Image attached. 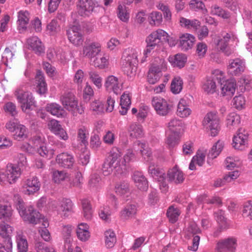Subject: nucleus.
Returning <instances> with one entry per match:
<instances>
[{
	"mask_svg": "<svg viewBox=\"0 0 252 252\" xmlns=\"http://www.w3.org/2000/svg\"><path fill=\"white\" fill-rule=\"evenodd\" d=\"M56 162L64 168H70L74 163L73 156L67 153H62L57 156Z\"/></svg>",
	"mask_w": 252,
	"mask_h": 252,
	"instance_id": "nucleus-26",
	"label": "nucleus"
},
{
	"mask_svg": "<svg viewBox=\"0 0 252 252\" xmlns=\"http://www.w3.org/2000/svg\"><path fill=\"white\" fill-rule=\"evenodd\" d=\"M15 94L18 102L21 104V109L24 112L30 110L35 103L32 94L30 92L26 91L22 88L17 89L15 91Z\"/></svg>",
	"mask_w": 252,
	"mask_h": 252,
	"instance_id": "nucleus-6",
	"label": "nucleus"
},
{
	"mask_svg": "<svg viewBox=\"0 0 252 252\" xmlns=\"http://www.w3.org/2000/svg\"><path fill=\"white\" fill-rule=\"evenodd\" d=\"M248 133L243 129H240L233 139V147L235 149L242 150L248 144Z\"/></svg>",
	"mask_w": 252,
	"mask_h": 252,
	"instance_id": "nucleus-18",
	"label": "nucleus"
},
{
	"mask_svg": "<svg viewBox=\"0 0 252 252\" xmlns=\"http://www.w3.org/2000/svg\"><path fill=\"white\" fill-rule=\"evenodd\" d=\"M134 148L137 149L146 161L150 162V164H153L151 162L153 160V156L151 149L148 147L145 143L137 141L134 145Z\"/></svg>",
	"mask_w": 252,
	"mask_h": 252,
	"instance_id": "nucleus-31",
	"label": "nucleus"
},
{
	"mask_svg": "<svg viewBox=\"0 0 252 252\" xmlns=\"http://www.w3.org/2000/svg\"><path fill=\"white\" fill-rule=\"evenodd\" d=\"M240 164V159L237 157H228L225 160L226 168L228 170L239 167Z\"/></svg>",
	"mask_w": 252,
	"mask_h": 252,
	"instance_id": "nucleus-57",
	"label": "nucleus"
},
{
	"mask_svg": "<svg viewBox=\"0 0 252 252\" xmlns=\"http://www.w3.org/2000/svg\"><path fill=\"white\" fill-rule=\"evenodd\" d=\"M135 159V155L132 150L128 149L123 158H122V170H125L129 163Z\"/></svg>",
	"mask_w": 252,
	"mask_h": 252,
	"instance_id": "nucleus-52",
	"label": "nucleus"
},
{
	"mask_svg": "<svg viewBox=\"0 0 252 252\" xmlns=\"http://www.w3.org/2000/svg\"><path fill=\"white\" fill-rule=\"evenodd\" d=\"M94 65L100 69H104L107 67L109 64V58L107 56H104L100 58L96 57L94 60Z\"/></svg>",
	"mask_w": 252,
	"mask_h": 252,
	"instance_id": "nucleus-62",
	"label": "nucleus"
},
{
	"mask_svg": "<svg viewBox=\"0 0 252 252\" xmlns=\"http://www.w3.org/2000/svg\"><path fill=\"white\" fill-rule=\"evenodd\" d=\"M12 215V210L10 206L7 205L0 206V219L8 220Z\"/></svg>",
	"mask_w": 252,
	"mask_h": 252,
	"instance_id": "nucleus-60",
	"label": "nucleus"
},
{
	"mask_svg": "<svg viewBox=\"0 0 252 252\" xmlns=\"http://www.w3.org/2000/svg\"><path fill=\"white\" fill-rule=\"evenodd\" d=\"M13 231V227L5 222L0 224V236L7 241V247L10 251L11 250L12 246L11 236Z\"/></svg>",
	"mask_w": 252,
	"mask_h": 252,
	"instance_id": "nucleus-21",
	"label": "nucleus"
},
{
	"mask_svg": "<svg viewBox=\"0 0 252 252\" xmlns=\"http://www.w3.org/2000/svg\"><path fill=\"white\" fill-rule=\"evenodd\" d=\"M133 180L137 188L142 191H146L148 188V182L143 174L139 171H135L132 176Z\"/></svg>",
	"mask_w": 252,
	"mask_h": 252,
	"instance_id": "nucleus-34",
	"label": "nucleus"
},
{
	"mask_svg": "<svg viewBox=\"0 0 252 252\" xmlns=\"http://www.w3.org/2000/svg\"><path fill=\"white\" fill-rule=\"evenodd\" d=\"M40 182L36 177L27 179L23 184L22 191L26 195H32L37 192L40 188Z\"/></svg>",
	"mask_w": 252,
	"mask_h": 252,
	"instance_id": "nucleus-10",
	"label": "nucleus"
},
{
	"mask_svg": "<svg viewBox=\"0 0 252 252\" xmlns=\"http://www.w3.org/2000/svg\"><path fill=\"white\" fill-rule=\"evenodd\" d=\"M168 34L164 30L158 29L152 32L146 38V43L158 47L160 46L163 39H166Z\"/></svg>",
	"mask_w": 252,
	"mask_h": 252,
	"instance_id": "nucleus-9",
	"label": "nucleus"
},
{
	"mask_svg": "<svg viewBox=\"0 0 252 252\" xmlns=\"http://www.w3.org/2000/svg\"><path fill=\"white\" fill-rule=\"evenodd\" d=\"M49 128L52 132L58 136L61 139L66 140L68 138V136L59 122L56 120H52L48 124Z\"/></svg>",
	"mask_w": 252,
	"mask_h": 252,
	"instance_id": "nucleus-23",
	"label": "nucleus"
},
{
	"mask_svg": "<svg viewBox=\"0 0 252 252\" xmlns=\"http://www.w3.org/2000/svg\"><path fill=\"white\" fill-rule=\"evenodd\" d=\"M104 87L107 91L118 94L123 89V83L116 76L110 75L105 79Z\"/></svg>",
	"mask_w": 252,
	"mask_h": 252,
	"instance_id": "nucleus-16",
	"label": "nucleus"
},
{
	"mask_svg": "<svg viewBox=\"0 0 252 252\" xmlns=\"http://www.w3.org/2000/svg\"><path fill=\"white\" fill-rule=\"evenodd\" d=\"M117 14L118 18L124 22H127L129 19V11L128 8L124 4L118 5L117 9Z\"/></svg>",
	"mask_w": 252,
	"mask_h": 252,
	"instance_id": "nucleus-44",
	"label": "nucleus"
},
{
	"mask_svg": "<svg viewBox=\"0 0 252 252\" xmlns=\"http://www.w3.org/2000/svg\"><path fill=\"white\" fill-rule=\"evenodd\" d=\"M224 212L220 210L215 213L216 220L219 223L220 228L222 230L228 228L229 226V223L224 217Z\"/></svg>",
	"mask_w": 252,
	"mask_h": 252,
	"instance_id": "nucleus-47",
	"label": "nucleus"
},
{
	"mask_svg": "<svg viewBox=\"0 0 252 252\" xmlns=\"http://www.w3.org/2000/svg\"><path fill=\"white\" fill-rule=\"evenodd\" d=\"M37 152L41 156L49 159L53 157L55 152L53 149L49 148L44 145L40 146L39 148L37 149Z\"/></svg>",
	"mask_w": 252,
	"mask_h": 252,
	"instance_id": "nucleus-58",
	"label": "nucleus"
},
{
	"mask_svg": "<svg viewBox=\"0 0 252 252\" xmlns=\"http://www.w3.org/2000/svg\"><path fill=\"white\" fill-rule=\"evenodd\" d=\"M242 213L244 217L252 220V200H249L244 203Z\"/></svg>",
	"mask_w": 252,
	"mask_h": 252,
	"instance_id": "nucleus-59",
	"label": "nucleus"
},
{
	"mask_svg": "<svg viewBox=\"0 0 252 252\" xmlns=\"http://www.w3.org/2000/svg\"><path fill=\"white\" fill-rule=\"evenodd\" d=\"M211 13L213 15H216L224 19H228L230 16V13L222 9L221 7L217 4H214L211 8Z\"/></svg>",
	"mask_w": 252,
	"mask_h": 252,
	"instance_id": "nucleus-48",
	"label": "nucleus"
},
{
	"mask_svg": "<svg viewBox=\"0 0 252 252\" xmlns=\"http://www.w3.org/2000/svg\"><path fill=\"white\" fill-rule=\"evenodd\" d=\"M52 178L56 184H61L63 181H66L69 178L67 173L63 171L56 170L52 174Z\"/></svg>",
	"mask_w": 252,
	"mask_h": 252,
	"instance_id": "nucleus-55",
	"label": "nucleus"
},
{
	"mask_svg": "<svg viewBox=\"0 0 252 252\" xmlns=\"http://www.w3.org/2000/svg\"><path fill=\"white\" fill-rule=\"evenodd\" d=\"M81 205L84 217L87 220H91L93 216V211L90 201L87 199L81 200Z\"/></svg>",
	"mask_w": 252,
	"mask_h": 252,
	"instance_id": "nucleus-46",
	"label": "nucleus"
},
{
	"mask_svg": "<svg viewBox=\"0 0 252 252\" xmlns=\"http://www.w3.org/2000/svg\"><path fill=\"white\" fill-rule=\"evenodd\" d=\"M101 50V46L99 42H92L83 47L80 54L83 57L92 60L99 54Z\"/></svg>",
	"mask_w": 252,
	"mask_h": 252,
	"instance_id": "nucleus-11",
	"label": "nucleus"
},
{
	"mask_svg": "<svg viewBox=\"0 0 252 252\" xmlns=\"http://www.w3.org/2000/svg\"><path fill=\"white\" fill-rule=\"evenodd\" d=\"M122 153L121 151L118 148H113L110 152L108 157L106 158L109 163L115 168H120L122 169V158H121Z\"/></svg>",
	"mask_w": 252,
	"mask_h": 252,
	"instance_id": "nucleus-25",
	"label": "nucleus"
},
{
	"mask_svg": "<svg viewBox=\"0 0 252 252\" xmlns=\"http://www.w3.org/2000/svg\"><path fill=\"white\" fill-rule=\"evenodd\" d=\"M18 28L20 32L27 29L30 19V14L27 10H21L18 12Z\"/></svg>",
	"mask_w": 252,
	"mask_h": 252,
	"instance_id": "nucleus-29",
	"label": "nucleus"
},
{
	"mask_svg": "<svg viewBox=\"0 0 252 252\" xmlns=\"http://www.w3.org/2000/svg\"><path fill=\"white\" fill-rule=\"evenodd\" d=\"M180 214V210L177 208H174L173 206L169 207L166 212V215L169 221L172 223L177 221Z\"/></svg>",
	"mask_w": 252,
	"mask_h": 252,
	"instance_id": "nucleus-53",
	"label": "nucleus"
},
{
	"mask_svg": "<svg viewBox=\"0 0 252 252\" xmlns=\"http://www.w3.org/2000/svg\"><path fill=\"white\" fill-rule=\"evenodd\" d=\"M152 104L156 113L160 116L167 115L172 107L165 99L161 97H154L152 100Z\"/></svg>",
	"mask_w": 252,
	"mask_h": 252,
	"instance_id": "nucleus-12",
	"label": "nucleus"
},
{
	"mask_svg": "<svg viewBox=\"0 0 252 252\" xmlns=\"http://www.w3.org/2000/svg\"><path fill=\"white\" fill-rule=\"evenodd\" d=\"M202 89L207 94H213L217 89L216 83L212 78H207L203 84Z\"/></svg>",
	"mask_w": 252,
	"mask_h": 252,
	"instance_id": "nucleus-54",
	"label": "nucleus"
},
{
	"mask_svg": "<svg viewBox=\"0 0 252 252\" xmlns=\"http://www.w3.org/2000/svg\"><path fill=\"white\" fill-rule=\"evenodd\" d=\"M233 37L234 35L232 34L226 33L222 38L218 40L217 43L218 48L228 56L232 53V52L227 48L228 42Z\"/></svg>",
	"mask_w": 252,
	"mask_h": 252,
	"instance_id": "nucleus-35",
	"label": "nucleus"
},
{
	"mask_svg": "<svg viewBox=\"0 0 252 252\" xmlns=\"http://www.w3.org/2000/svg\"><path fill=\"white\" fill-rule=\"evenodd\" d=\"M21 170L16 164L9 163L6 169H0V184L5 182L13 184L16 182L21 175Z\"/></svg>",
	"mask_w": 252,
	"mask_h": 252,
	"instance_id": "nucleus-3",
	"label": "nucleus"
},
{
	"mask_svg": "<svg viewBox=\"0 0 252 252\" xmlns=\"http://www.w3.org/2000/svg\"><path fill=\"white\" fill-rule=\"evenodd\" d=\"M137 212V208L134 204H128L120 213L121 217L125 220H128L134 217Z\"/></svg>",
	"mask_w": 252,
	"mask_h": 252,
	"instance_id": "nucleus-37",
	"label": "nucleus"
},
{
	"mask_svg": "<svg viewBox=\"0 0 252 252\" xmlns=\"http://www.w3.org/2000/svg\"><path fill=\"white\" fill-rule=\"evenodd\" d=\"M131 104V99L129 94L125 92L121 96L120 99V106L119 112L121 115H126Z\"/></svg>",
	"mask_w": 252,
	"mask_h": 252,
	"instance_id": "nucleus-39",
	"label": "nucleus"
},
{
	"mask_svg": "<svg viewBox=\"0 0 252 252\" xmlns=\"http://www.w3.org/2000/svg\"><path fill=\"white\" fill-rule=\"evenodd\" d=\"M195 40V37L190 33L182 34L178 39V47L181 50L187 51L192 48Z\"/></svg>",
	"mask_w": 252,
	"mask_h": 252,
	"instance_id": "nucleus-19",
	"label": "nucleus"
},
{
	"mask_svg": "<svg viewBox=\"0 0 252 252\" xmlns=\"http://www.w3.org/2000/svg\"><path fill=\"white\" fill-rule=\"evenodd\" d=\"M37 84V92L40 94H44L47 90V85L43 73L40 71L37 72L35 77Z\"/></svg>",
	"mask_w": 252,
	"mask_h": 252,
	"instance_id": "nucleus-40",
	"label": "nucleus"
},
{
	"mask_svg": "<svg viewBox=\"0 0 252 252\" xmlns=\"http://www.w3.org/2000/svg\"><path fill=\"white\" fill-rule=\"evenodd\" d=\"M184 124L182 121L177 118L171 119L167 125L169 130L173 134H179Z\"/></svg>",
	"mask_w": 252,
	"mask_h": 252,
	"instance_id": "nucleus-41",
	"label": "nucleus"
},
{
	"mask_svg": "<svg viewBox=\"0 0 252 252\" xmlns=\"http://www.w3.org/2000/svg\"><path fill=\"white\" fill-rule=\"evenodd\" d=\"M73 206V203L70 199L63 198L52 201L50 206L52 210L61 217L66 218L72 212Z\"/></svg>",
	"mask_w": 252,
	"mask_h": 252,
	"instance_id": "nucleus-4",
	"label": "nucleus"
},
{
	"mask_svg": "<svg viewBox=\"0 0 252 252\" xmlns=\"http://www.w3.org/2000/svg\"><path fill=\"white\" fill-rule=\"evenodd\" d=\"M45 109L51 115L58 118H65L67 116L66 112L60 104L57 103H48L46 105Z\"/></svg>",
	"mask_w": 252,
	"mask_h": 252,
	"instance_id": "nucleus-28",
	"label": "nucleus"
},
{
	"mask_svg": "<svg viewBox=\"0 0 252 252\" xmlns=\"http://www.w3.org/2000/svg\"><path fill=\"white\" fill-rule=\"evenodd\" d=\"M105 244L107 248H113L116 242V237L115 233L111 230H108L105 232Z\"/></svg>",
	"mask_w": 252,
	"mask_h": 252,
	"instance_id": "nucleus-51",
	"label": "nucleus"
},
{
	"mask_svg": "<svg viewBox=\"0 0 252 252\" xmlns=\"http://www.w3.org/2000/svg\"><path fill=\"white\" fill-rule=\"evenodd\" d=\"M129 136L132 138H140L144 135L142 126L136 123L130 124L128 128Z\"/></svg>",
	"mask_w": 252,
	"mask_h": 252,
	"instance_id": "nucleus-36",
	"label": "nucleus"
},
{
	"mask_svg": "<svg viewBox=\"0 0 252 252\" xmlns=\"http://www.w3.org/2000/svg\"><path fill=\"white\" fill-rule=\"evenodd\" d=\"M189 232L193 234L192 245L189 247V249L192 251H196L198 249L200 241V237L196 234L199 233L200 230L196 223L193 222L189 224L188 228Z\"/></svg>",
	"mask_w": 252,
	"mask_h": 252,
	"instance_id": "nucleus-27",
	"label": "nucleus"
},
{
	"mask_svg": "<svg viewBox=\"0 0 252 252\" xmlns=\"http://www.w3.org/2000/svg\"><path fill=\"white\" fill-rule=\"evenodd\" d=\"M89 79L98 89L102 87V78L97 71L94 70L89 71Z\"/></svg>",
	"mask_w": 252,
	"mask_h": 252,
	"instance_id": "nucleus-56",
	"label": "nucleus"
},
{
	"mask_svg": "<svg viewBox=\"0 0 252 252\" xmlns=\"http://www.w3.org/2000/svg\"><path fill=\"white\" fill-rule=\"evenodd\" d=\"M60 100L64 108L71 112L73 116H76L78 113H84V108L82 105H78V101L72 93L63 94L61 96Z\"/></svg>",
	"mask_w": 252,
	"mask_h": 252,
	"instance_id": "nucleus-2",
	"label": "nucleus"
},
{
	"mask_svg": "<svg viewBox=\"0 0 252 252\" xmlns=\"http://www.w3.org/2000/svg\"><path fill=\"white\" fill-rule=\"evenodd\" d=\"M225 123L229 129L237 126L240 123V116L235 112L230 113L226 117Z\"/></svg>",
	"mask_w": 252,
	"mask_h": 252,
	"instance_id": "nucleus-43",
	"label": "nucleus"
},
{
	"mask_svg": "<svg viewBox=\"0 0 252 252\" xmlns=\"http://www.w3.org/2000/svg\"><path fill=\"white\" fill-rule=\"evenodd\" d=\"M111 215V212L108 206L104 205L100 208L98 215L101 220L105 221H109Z\"/></svg>",
	"mask_w": 252,
	"mask_h": 252,
	"instance_id": "nucleus-63",
	"label": "nucleus"
},
{
	"mask_svg": "<svg viewBox=\"0 0 252 252\" xmlns=\"http://www.w3.org/2000/svg\"><path fill=\"white\" fill-rule=\"evenodd\" d=\"M141 53L138 48H128L123 52L122 56V65L127 76H133L137 69L138 56Z\"/></svg>",
	"mask_w": 252,
	"mask_h": 252,
	"instance_id": "nucleus-1",
	"label": "nucleus"
},
{
	"mask_svg": "<svg viewBox=\"0 0 252 252\" xmlns=\"http://www.w3.org/2000/svg\"><path fill=\"white\" fill-rule=\"evenodd\" d=\"M98 7L93 0H80L77 4L78 12L82 16H89Z\"/></svg>",
	"mask_w": 252,
	"mask_h": 252,
	"instance_id": "nucleus-15",
	"label": "nucleus"
},
{
	"mask_svg": "<svg viewBox=\"0 0 252 252\" xmlns=\"http://www.w3.org/2000/svg\"><path fill=\"white\" fill-rule=\"evenodd\" d=\"M89 228V226L86 223L82 222L78 224L76 234L79 240L82 242H86L89 240L91 237Z\"/></svg>",
	"mask_w": 252,
	"mask_h": 252,
	"instance_id": "nucleus-32",
	"label": "nucleus"
},
{
	"mask_svg": "<svg viewBox=\"0 0 252 252\" xmlns=\"http://www.w3.org/2000/svg\"><path fill=\"white\" fill-rule=\"evenodd\" d=\"M220 94L223 96L231 97L234 94L236 88V82L233 79L224 80L220 83Z\"/></svg>",
	"mask_w": 252,
	"mask_h": 252,
	"instance_id": "nucleus-20",
	"label": "nucleus"
},
{
	"mask_svg": "<svg viewBox=\"0 0 252 252\" xmlns=\"http://www.w3.org/2000/svg\"><path fill=\"white\" fill-rule=\"evenodd\" d=\"M5 126L9 131L14 133L13 136L15 139L20 140L27 138V130L26 126L18 121H10L6 124Z\"/></svg>",
	"mask_w": 252,
	"mask_h": 252,
	"instance_id": "nucleus-7",
	"label": "nucleus"
},
{
	"mask_svg": "<svg viewBox=\"0 0 252 252\" xmlns=\"http://www.w3.org/2000/svg\"><path fill=\"white\" fill-rule=\"evenodd\" d=\"M220 121L216 112H210L205 116L202 125L204 128L210 132V135L215 137L218 134L220 130Z\"/></svg>",
	"mask_w": 252,
	"mask_h": 252,
	"instance_id": "nucleus-5",
	"label": "nucleus"
},
{
	"mask_svg": "<svg viewBox=\"0 0 252 252\" xmlns=\"http://www.w3.org/2000/svg\"><path fill=\"white\" fill-rule=\"evenodd\" d=\"M16 241L18 252H27L28 250V244L26 237L22 232L17 233Z\"/></svg>",
	"mask_w": 252,
	"mask_h": 252,
	"instance_id": "nucleus-42",
	"label": "nucleus"
},
{
	"mask_svg": "<svg viewBox=\"0 0 252 252\" xmlns=\"http://www.w3.org/2000/svg\"><path fill=\"white\" fill-rule=\"evenodd\" d=\"M237 239L235 237H228L219 241L216 246L218 252H235Z\"/></svg>",
	"mask_w": 252,
	"mask_h": 252,
	"instance_id": "nucleus-13",
	"label": "nucleus"
},
{
	"mask_svg": "<svg viewBox=\"0 0 252 252\" xmlns=\"http://www.w3.org/2000/svg\"><path fill=\"white\" fill-rule=\"evenodd\" d=\"M223 147V142L220 140L213 146L208 154L207 162L208 164L211 165L212 164V160L220 155Z\"/></svg>",
	"mask_w": 252,
	"mask_h": 252,
	"instance_id": "nucleus-33",
	"label": "nucleus"
},
{
	"mask_svg": "<svg viewBox=\"0 0 252 252\" xmlns=\"http://www.w3.org/2000/svg\"><path fill=\"white\" fill-rule=\"evenodd\" d=\"M189 101L187 99L182 98L178 102L176 114L180 118H187L191 114Z\"/></svg>",
	"mask_w": 252,
	"mask_h": 252,
	"instance_id": "nucleus-24",
	"label": "nucleus"
},
{
	"mask_svg": "<svg viewBox=\"0 0 252 252\" xmlns=\"http://www.w3.org/2000/svg\"><path fill=\"white\" fill-rule=\"evenodd\" d=\"M115 190L118 195H124L129 192V185L126 182H120L116 185Z\"/></svg>",
	"mask_w": 252,
	"mask_h": 252,
	"instance_id": "nucleus-61",
	"label": "nucleus"
},
{
	"mask_svg": "<svg viewBox=\"0 0 252 252\" xmlns=\"http://www.w3.org/2000/svg\"><path fill=\"white\" fill-rule=\"evenodd\" d=\"M66 35L69 41L74 46H79L83 44L84 39L79 26L70 27L66 30Z\"/></svg>",
	"mask_w": 252,
	"mask_h": 252,
	"instance_id": "nucleus-14",
	"label": "nucleus"
},
{
	"mask_svg": "<svg viewBox=\"0 0 252 252\" xmlns=\"http://www.w3.org/2000/svg\"><path fill=\"white\" fill-rule=\"evenodd\" d=\"M149 173L154 179L158 182H162L165 180V174L164 172L156 168L154 164H150L149 166Z\"/></svg>",
	"mask_w": 252,
	"mask_h": 252,
	"instance_id": "nucleus-45",
	"label": "nucleus"
},
{
	"mask_svg": "<svg viewBox=\"0 0 252 252\" xmlns=\"http://www.w3.org/2000/svg\"><path fill=\"white\" fill-rule=\"evenodd\" d=\"M89 136V130L87 127L81 126L77 130L78 140L84 144L88 142V139Z\"/></svg>",
	"mask_w": 252,
	"mask_h": 252,
	"instance_id": "nucleus-50",
	"label": "nucleus"
},
{
	"mask_svg": "<svg viewBox=\"0 0 252 252\" xmlns=\"http://www.w3.org/2000/svg\"><path fill=\"white\" fill-rule=\"evenodd\" d=\"M245 62L239 58L230 60L227 66L228 73L232 76L241 74L245 69Z\"/></svg>",
	"mask_w": 252,
	"mask_h": 252,
	"instance_id": "nucleus-17",
	"label": "nucleus"
},
{
	"mask_svg": "<svg viewBox=\"0 0 252 252\" xmlns=\"http://www.w3.org/2000/svg\"><path fill=\"white\" fill-rule=\"evenodd\" d=\"M29 48L36 54L41 55L45 52V47L41 40L36 36L30 37L27 40Z\"/></svg>",
	"mask_w": 252,
	"mask_h": 252,
	"instance_id": "nucleus-22",
	"label": "nucleus"
},
{
	"mask_svg": "<svg viewBox=\"0 0 252 252\" xmlns=\"http://www.w3.org/2000/svg\"><path fill=\"white\" fill-rule=\"evenodd\" d=\"M149 20L151 25L158 26L162 22V15L158 11L153 12L149 15Z\"/></svg>",
	"mask_w": 252,
	"mask_h": 252,
	"instance_id": "nucleus-64",
	"label": "nucleus"
},
{
	"mask_svg": "<svg viewBox=\"0 0 252 252\" xmlns=\"http://www.w3.org/2000/svg\"><path fill=\"white\" fill-rule=\"evenodd\" d=\"M167 177L170 182L176 184L182 183L185 179L183 172L177 166L169 170Z\"/></svg>",
	"mask_w": 252,
	"mask_h": 252,
	"instance_id": "nucleus-30",
	"label": "nucleus"
},
{
	"mask_svg": "<svg viewBox=\"0 0 252 252\" xmlns=\"http://www.w3.org/2000/svg\"><path fill=\"white\" fill-rule=\"evenodd\" d=\"M183 82L179 76L175 77L172 80L170 90L174 94H179L183 89Z\"/></svg>",
	"mask_w": 252,
	"mask_h": 252,
	"instance_id": "nucleus-49",
	"label": "nucleus"
},
{
	"mask_svg": "<svg viewBox=\"0 0 252 252\" xmlns=\"http://www.w3.org/2000/svg\"><path fill=\"white\" fill-rule=\"evenodd\" d=\"M187 59V57L185 54H177L173 56H170L168 61L172 66L182 68L185 66Z\"/></svg>",
	"mask_w": 252,
	"mask_h": 252,
	"instance_id": "nucleus-38",
	"label": "nucleus"
},
{
	"mask_svg": "<svg viewBox=\"0 0 252 252\" xmlns=\"http://www.w3.org/2000/svg\"><path fill=\"white\" fill-rule=\"evenodd\" d=\"M160 65L152 66L148 71L147 80L150 84H154L157 82L162 75L161 72L167 69V63L163 60H160Z\"/></svg>",
	"mask_w": 252,
	"mask_h": 252,
	"instance_id": "nucleus-8",
	"label": "nucleus"
}]
</instances>
